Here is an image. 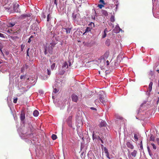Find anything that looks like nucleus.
Listing matches in <instances>:
<instances>
[{
	"label": "nucleus",
	"instance_id": "1",
	"mask_svg": "<svg viewBox=\"0 0 159 159\" xmlns=\"http://www.w3.org/2000/svg\"><path fill=\"white\" fill-rule=\"evenodd\" d=\"M54 46L55 44L52 43H50L48 45H47V46L45 49V54L46 55L48 53V52L50 54H52V53L53 49Z\"/></svg>",
	"mask_w": 159,
	"mask_h": 159
},
{
	"label": "nucleus",
	"instance_id": "2",
	"mask_svg": "<svg viewBox=\"0 0 159 159\" xmlns=\"http://www.w3.org/2000/svg\"><path fill=\"white\" fill-rule=\"evenodd\" d=\"M99 100L101 103L104 105H105L107 101L106 96L105 95L100 94L99 95Z\"/></svg>",
	"mask_w": 159,
	"mask_h": 159
},
{
	"label": "nucleus",
	"instance_id": "3",
	"mask_svg": "<svg viewBox=\"0 0 159 159\" xmlns=\"http://www.w3.org/2000/svg\"><path fill=\"white\" fill-rule=\"evenodd\" d=\"M19 6V4L17 3L13 4V9L15 12H20V10Z\"/></svg>",
	"mask_w": 159,
	"mask_h": 159
},
{
	"label": "nucleus",
	"instance_id": "4",
	"mask_svg": "<svg viewBox=\"0 0 159 159\" xmlns=\"http://www.w3.org/2000/svg\"><path fill=\"white\" fill-rule=\"evenodd\" d=\"M72 116H70L66 120V122L68 124V126L70 127H72Z\"/></svg>",
	"mask_w": 159,
	"mask_h": 159
},
{
	"label": "nucleus",
	"instance_id": "5",
	"mask_svg": "<svg viewBox=\"0 0 159 159\" xmlns=\"http://www.w3.org/2000/svg\"><path fill=\"white\" fill-rule=\"evenodd\" d=\"M71 98L72 101L75 102H77L78 100V96L75 94H73L72 95Z\"/></svg>",
	"mask_w": 159,
	"mask_h": 159
},
{
	"label": "nucleus",
	"instance_id": "6",
	"mask_svg": "<svg viewBox=\"0 0 159 159\" xmlns=\"http://www.w3.org/2000/svg\"><path fill=\"white\" fill-rule=\"evenodd\" d=\"M25 118V113L24 111H22L20 116L21 121H23Z\"/></svg>",
	"mask_w": 159,
	"mask_h": 159
},
{
	"label": "nucleus",
	"instance_id": "7",
	"mask_svg": "<svg viewBox=\"0 0 159 159\" xmlns=\"http://www.w3.org/2000/svg\"><path fill=\"white\" fill-rule=\"evenodd\" d=\"M126 145L128 148L131 149H133L134 148V147L133 145L129 142H127Z\"/></svg>",
	"mask_w": 159,
	"mask_h": 159
},
{
	"label": "nucleus",
	"instance_id": "8",
	"mask_svg": "<svg viewBox=\"0 0 159 159\" xmlns=\"http://www.w3.org/2000/svg\"><path fill=\"white\" fill-rule=\"evenodd\" d=\"M30 16V14H24L20 16V18L21 19H25L26 17H29Z\"/></svg>",
	"mask_w": 159,
	"mask_h": 159
},
{
	"label": "nucleus",
	"instance_id": "9",
	"mask_svg": "<svg viewBox=\"0 0 159 159\" xmlns=\"http://www.w3.org/2000/svg\"><path fill=\"white\" fill-rule=\"evenodd\" d=\"M137 153V151L135 150H134L133 152L131 153V155L134 157H135Z\"/></svg>",
	"mask_w": 159,
	"mask_h": 159
},
{
	"label": "nucleus",
	"instance_id": "10",
	"mask_svg": "<svg viewBox=\"0 0 159 159\" xmlns=\"http://www.w3.org/2000/svg\"><path fill=\"white\" fill-rule=\"evenodd\" d=\"M7 32L9 34H13L16 35V33H18L17 31L14 32L12 30H8L7 31Z\"/></svg>",
	"mask_w": 159,
	"mask_h": 159
},
{
	"label": "nucleus",
	"instance_id": "11",
	"mask_svg": "<svg viewBox=\"0 0 159 159\" xmlns=\"http://www.w3.org/2000/svg\"><path fill=\"white\" fill-rule=\"evenodd\" d=\"M106 124L104 121H102L100 124L99 126L100 127L105 126H106Z\"/></svg>",
	"mask_w": 159,
	"mask_h": 159
},
{
	"label": "nucleus",
	"instance_id": "12",
	"mask_svg": "<svg viewBox=\"0 0 159 159\" xmlns=\"http://www.w3.org/2000/svg\"><path fill=\"white\" fill-rule=\"evenodd\" d=\"M153 83L152 82H151L148 86V91L150 92L152 89V85Z\"/></svg>",
	"mask_w": 159,
	"mask_h": 159
},
{
	"label": "nucleus",
	"instance_id": "13",
	"mask_svg": "<svg viewBox=\"0 0 159 159\" xmlns=\"http://www.w3.org/2000/svg\"><path fill=\"white\" fill-rule=\"evenodd\" d=\"M64 29L66 30V34L70 33L71 31V28H65Z\"/></svg>",
	"mask_w": 159,
	"mask_h": 159
},
{
	"label": "nucleus",
	"instance_id": "14",
	"mask_svg": "<svg viewBox=\"0 0 159 159\" xmlns=\"http://www.w3.org/2000/svg\"><path fill=\"white\" fill-rule=\"evenodd\" d=\"M102 13L105 16H108V13L107 12L106 10H102L101 11Z\"/></svg>",
	"mask_w": 159,
	"mask_h": 159
},
{
	"label": "nucleus",
	"instance_id": "15",
	"mask_svg": "<svg viewBox=\"0 0 159 159\" xmlns=\"http://www.w3.org/2000/svg\"><path fill=\"white\" fill-rule=\"evenodd\" d=\"M39 114V112L38 111H37L36 110H35V111H34L33 114V115L34 116H38Z\"/></svg>",
	"mask_w": 159,
	"mask_h": 159
},
{
	"label": "nucleus",
	"instance_id": "16",
	"mask_svg": "<svg viewBox=\"0 0 159 159\" xmlns=\"http://www.w3.org/2000/svg\"><path fill=\"white\" fill-rule=\"evenodd\" d=\"M108 32L107 29V28H106L105 29L104 31V34L102 36V38H105V37H106L107 36L106 32Z\"/></svg>",
	"mask_w": 159,
	"mask_h": 159
},
{
	"label": "nucleus",
	"instance_id": "17",
	"mask_svg": "<svg viewBox=\"0 0 159 159\" xmlns=\"http://www.w3.org/2000/svg\"><path fill=\"white\" fill-rule=\"evenodd\" d=\"M91 29L89 27H87L85 30V32L83 34H84L86 33L89 32L91 31Z\"/></svg>",
	"mask_w": 159,
	"mask_h": 159
},
{
	"label": "nucleus",
	"instance_id": "18",
	"mask_svg": "<svg viewBox=\"0 0 159 159\" xmlns=\"http://www.w3.org/2000/svg\"><path fill=\"white\" fill-rule=\"evenodd\" d=\"M62 67L63 68H68V65L67 62H65L63 66H62Z\"/></svg>",
	"mask_w": 159,
	"mask_h": 159
},
{
	"label": "nucleus",
	"instance_id": "19",
	"mask_svg": "<svg viewBox=\"0 0 159 159\" xmlns=\"http://www.w3.org/2000/svg\"><path fill=\"white\" fill-rule=\"evenodd\" d=\"M97 137L96 135L95 134L94 131H93L92 134L93 139L94 140L95 139H97Z\"/></svg>",
	"mask_w": 159,
	"mask_h": 159
},
{
	"label": "nucleus",
	"instance_id": "20",
	"mask_svg": "<svg viewBox=\"0 0 159 159\" xmlns=\"http://www.w3.org/2000/svg\"><path fill=\"white\" fill-rule=\"evenodd\" d=\"M57 136L55 134H53L52 135V138L53 140L56 139H57Z\"/></svg>",
	"mask_w": 159,
	"mask_h": 159
},
{
	"label": "nucleus",
	"instance_id": "21",
	"mask_svg": "<svg viewBox=\"0 0 159 159\" xmlns=\"http://www.w3.org/2000/svg\"><path fill=\"white\" fill-rule=\"evenodd\" d=\"M15 24V23L13 22L12 23H9L8 24V26L9 27H12Z\"/></svg>",
	"mask_w": 159,
	"mask_h": 159
},
{
	"label": "nucleus",
	"instance_id": "22",
	"mask_svg": "<svg viewBox=\"0 0 159 159\" xmlns=\"http://www.w3.org/2000/svg\"><path fill=\"white\" fill-rule=\"evenodd\" d=\"M109 56V53L108 52H106L103 55L104 57L106 58H107Z\"/></svg>",
	"mask_w": 159,
	"mask_h": 159
},
{
	"label": "nucleus",
	"instance_id": "23",
	"mask_svg": "<svg viewBox=\"0 0 159 159\" xmlns=\"http://www.w3.org/2000/svg\"><path fill=\"white\" fill-rule=\"evenodd\" d=\"M110 20L111 22H114L115 21L114 16H112L110 18Z\"/></svg>",
	"mask_w": 159,
	"mask_h": 159
},
{
	"label": "nucleus",
	"instance_id": "24",
	"mask_svg": "<svg viewBox=\"0 0 159 159\" xmlns=\"http://www.w3.org/2000/svg\"><path fill=\"white\" fill-rule=\"evenodd\" d=\"M20 46H21V52H22V51H23V50L24 49V48L25 47V45H24L23 44H21V45Z\"/></svg>",
	"mask_w": 159,
	"mask_h": 159
},
{
	"label": "nucleus",
	"instance_id": "25",
	"mask_svg": "<svg viewBox=\"0 0 159 159\" xmlns=\"http://www.w3.org/2000/svg\"><path fill=\"white\" fill-rule=\"evenodd\" d=\"M98 7L100 9H102V7H104V5L102 4H98Z\"/></svg>",
	"mask_w": 159,
	"mask_h": 159
},
{
	"label": "nucleus",
	"instance_id": "26",
	"mask_svg": "<svg viewBox=\"0 0 159 159\" xmlns=\"http://www.w3.org/2000/svg\"><path fill=\"white\" fill-rule=\"evenodd\" d=\"M55 66V64L53 63L51 66L52 70H53Z\"/></svg>",
	"mask_w": 159,
	"mask_h": 159
},
{
	"label": "nucleus",
	"instance_id": "27",
	"mask_svg": "<svg viewBox=\"0 0 159 159\" xmlns=\"http://www.w3.org/2000/svg\"><path fill=\"white\" fill-rule=\"evenodd\" d=\"M99 2L102 3L103 5L106 4V3L104 2L103 0H100Z\"/></svg>",
	"mask_w": 159,
	"mask_h": 159
},
{
	"label": "nucleus",
	"instance_id": "28",
	"mask_svg": "<svg viewBox=\"0 0 159 159\" xmlns=\"http://www.w3.org/2000/svg\"><path fill=\"white\" fill-rule=\"evenodd\" d=\"M106 44L107 45L109 46V40L107 39L106 41Z\"/></svg>",
	"mask_w": 159,
	"mask_h": 159
},
{
	"label": "nucleus",
	"instance_id": "29",
	"mask_svg": "<svg viewBox=\"0 0 159 159\" xmlns=\"http://www.w3.org/2000/svg\"><path fill=\"white\" fill-rule=\"evenodd\" d=\"M154 137L152 135L150 137V140L154 141Z\"/></svg>",
	"mask_w": 159,
	"mask_h": 159
},
{
	"label": "nucleus",
	"instance_id": "30",
	"mask_svg": "<svg viewBox=\"0 0 159 159\" xmlns=\"http://www.w3.org/2000/svg\"><path fill=\"white\" fill-rule=\"evenodd\" d=\"M2 48H3V46H2V45L1 43H0V51H1L2 53V54H3V52L2 51Z\"/></svg>",
	"mask_w": 159,
	"mask_h": 159
},
{
	"label": "nucleus",
	"instance_id": "31",
	"mask_svg": "<svg viewBox=\"0 0 159 159\" xmlns=\"http://www.w3.org/2000/svg\"><path fill=\"white\" fill-rule=\"evenodd\" d=\"M77 14H76L74 15H73V18L74 20H77L76 18H77Z\"/></svg>",
	"mask_w": 159,
	"mask_h": 159
},
{
	"label": "nucleus",
	"instance_id": "32",
	"mask_svg": "<svg viewBox=\"0 0 159 159\" xmlns=\"http://www.w3.org/2000/svg\"><path fill=\"white\" fill-rule=\"evenodd\" d=\"M134 139H135V141L138 140V136H137V134H134Z\"/></svg>",
	"mask_w": 159,
	"mask_h": 159
},
{
	"label": "nucleus",
	"instance_id": "33",
	"mask_svg": "<svg viewBox=\"0 0 159 159\" xmlns=\"http://www.w3.org/2000/svg\"><path fill=\"white\" fill-rule=\"evenodd\" d=\"M98 62L100 61V62L102 61H103V62H104V59H102V57H101L100 58L98 59Z\"/></svg>",
	"mask_w": 159,
	"mask_h": 159
},
{
	"label": "nucleus",
	"instance_id": "34",
	"mask_svg": "<svg viewBox=\"0 0 159 159\" xmlns=\"http://www.w3.org/2000/svg\"><path fill=\"white\" fill-rule=\"evenodd\" d=\"M25 75H21L20 77V78L21 80L25 79Z\"/></svg>",
	"mask_w": 159,
	"mask_h": 159
},
{
	"label": "nucleus",
	"instance_id": "35",
	"mask_svg": "<svg viewBox=\"0 0 159 159\" xmlns=\"http://www.w3.org/2000/svg\"><path fill=\"white\" fill-rule=\"evenodd\" d=\"M151 145L152 146L153 148L154 149H156V146L154 143H152Z\"/></svg>",
	"mask_w": 159,
	"mask_h": 159
},
{
	"label": "nucleus",
	"instance_id": "36",
	"mask_svg": "<svg viewBox=\"0 0 159 159\" xmlns=\"http://www.w3.org/2000/svg\"><path fill=\"white\" fill-rule=\"evenodd\" d=\"M30 48H29L27 50V52H26V56H28L29 57V51L30 50Z\"/></svg>",
	"mask_w": 159,
	"mask_h": 159
},
{
	"label": "nucleus",
	"instance_id": "37",
	"mask_svg": "<svg viewBox=\"0 0 159 159\" xmlns=\"http://www.w3.org/2000/svg\"><path fill=\"white\" fill-rule=\"evenodd\" d=\"M18 99L17 98H15L13 100V102L15 103H16L17 102Z\"/></svg>",
	"mask_w": 159,
	"mask_h": 159
},
{
	"label": "nucleus",
	"instance_id": "38",
	"mask_svg": "<svg viewBox=\"0 0 159 159\" xmlns=\"http://www.w3.org/2000/svg\"><path fill=\"white\" fill-rule=\"evenodd\" d=\"M106 156L107 157L108 159H111V158H110V156H109V153L106 154Z\"/></svg>",
	"mask_w": 159,
	"mask_h": 159
},
{
	"label": "nucleus",
	"instance_id": "39",
	"mask_svg": "<svg viewBox=\"0 0 159 159\" xmlns=\"http://www.w3.org/2000/svg\"><path fill=\"white\" fill-rule=\"evenodd\" d=\"M140 148L141 150L143 149V146L142 142V141H141V143H140Z\"/></svg>",
	"mask_w": 159,
	"mask_h": 159
},
{
	"label": "nucleus",
	"instance_id": "40",
	"mask_svg": "<svg viewBox=\"0 0 159 159\" xmlns=\"http://www.w3.org/2000/svg\"><path fill=\"white\" fill-rule=\"evenodd\" d=\"M105 152L106 154L109 153V152L108 151V150L106 148H104V149Z\"/></svg>",
	"mask_w": 159,
	"mask_h": 159
},
{
	"label": "nucleus",
	"instance_id": "41",
	"mask_svg": "<svg viewBox=\"0 0 159 159\" xmlns=\"http://www.w3.org/2000/svg\"><path fill=\"white\" fill-rule=\"evenodd\" d=\"M105 152L106 154L109 153V152L108 151V150L106 148H104V149Z\"/></svg>",
	"mask_w": 159,
	"mask_h": 159
},
{
	"label": "nucleus",
	"instance_id": "42",
	"mask_svg": "<svg viewBox=\"0 0 159 159\" xmlns=\"http://www.w3.org/2000/svg\"><path fill=\"white\" fill-rule=\"evenodd\" d=\"M0 37L2 38H5V36L3 34L0 33Z\"/></svg>",
	"mask_w": 159,
	"mask_h": 159
},
{
	"label": "nucleus",
	"instance_id": "43",
	"mask_svg": "<svg viewBox=\"0 0 159 159\" xmlns=\"http://www.w3.org/2000/svg\"><path fill=\"white\" fill-rule=\"evenodd\" d=\"M93 25V27H94V23H93V22H91L89 24V25Z\"/></svg>",
	"mask_w": 159,
	"mask_h": 159
},
{
	"label": "nucleus",
	"instance_id": "44",
	"mask_svg": "<svg viewBox=\"0 0 159 159\" xmlns=\"http://www.w3.org/2000/svg\"><path fill=\"white\" fill-rule=\"evenodd\" d=\"M54 4L56 5V6L57 7V0H54Z\"/></svg>",
	"mask_w": 159,
	"mask_h": 159
},
{
	"label": "nucleus",
	"instance_id": "45",
	"mask_svg": "<svg viewBox=\"0 0 159 159\" xmlns=\"http://www.w3.org/2000/svg\"><path fill=\"white\" fill-rule=\"evenodd\" d=\"M58 92V91H57V90L56 89H54V90L53 91V92H54L55 93H56Z\"/></svg>",
	"mask_w": 159,
	"mask_h": 159
},
{
	"label": "nucleus",
	"instance_id": "46",
	"mask_svg": "<svg viewBox=\"0 0 159 159\" xmlns=\"http://www.w3.org/2000/svg\"><path fill=\"white\" fill-rule=\"evenodd\" d=\"M49 14H48L47 16V21H49Z\"/></svg>",
	"mask_w": 159,
	"mask_h": 159
},
{
	"label": "nucleus",
	"instance_id": "47",
	"mask_svg": "<svg viewBox=\"0 0 159 159\" xmlns=\"http://www.w3.org/2000/svg\"><path fill=\"white\" fill-rule=\"evenodd\" d=\"M24 67H22L21 69V72H24Z\"/></svg>",
	"mask_w": 159,
	"mask_h": 159
},
{
	"label": "nucleus",
	"instance_id": "48",
	"mask_svg": "<svg viewBox=\"0 0 159 159\" xmlns=\"http://www.w3.org/2000/svg\"><path fill=\"white\" fill-rule=\"evenodd\" d=\"M47 71H48V75H50L51 74V72L50 71L48 70V69H47Z\"/></svg>",
	"mask_w": 159,
	"mask_h": 159
},
{
	"label": "nucleus",
	"instance_id": "49",
	"mask_svg": "<svg viewBox=\"0 0 159 159\" xmlns=\"http://www.w3.org/2000/svg\"><path fill=\"white\" fill-rule=\"evenodd\" d=\"M147 149L148 152H149L151 151L150 149L148 146L147 147Z\"/></svg>",
	"mask_w": 159,
	"mask_h": 159
},
{
	"label": "nucleus",
	"instance_id": "50",
	"mask_svg": "<svg viewBox=\"0 0 159 159\" xmlns=\"http://www.w3.org/2000/svg\"><path fill=\"white\" fill-rule=\"evenodd\" d=\"M91 109H92V110H96V108H94V107H92L91 108Z\"/></svg>",
	"mask_w": 159,
	"mask_h": 159
},
{
	"label": "nucleus",
	"instance_id": "51",
	"mask_svg": "<svg viewBox=\"0 0 159 159\" xmlns=\"http://www.w3.org/2000/svg\"><path fill=\"white\" fill-rule=\"evenodd\" d=\"M31 39L30 38H29V39L28 40V43H30L31 42Z\"/></svg>",
	"mask_w": 159,
	"mask_h": 159
},
{
	"label": "nucleus",
	"instance_id": "52",
	"mask_svg": "<svg viewBox=\"0 0 159 159\" xmlns=\"http://www.w3.org/2000/svg\"><path fill=\"white\" fill-rule=\"evenodd\" d=\"M156 140H157V142L159 143V138H157L156 139Z\"/></svg>",
	"mask_w": 159,
	"mask_h": 159
},
{
	"label": "nucleus",
	"instance_id": "53",
	"mask_svg": "<svg viewBox=\"0 0 159 159\" xmlns=\"http://www.w3.org/2000/svg\"><path fill=\"white\" fill-rule=\"evenodd\" d=\"M97 137V139H98L100 140L101 139V138L99 136H98Z\"/></svg>",
	"mask_w": 159,
	"mask_h": 159
},
{
	"label": "nucleus",
	"instance_id": "54",
	"mask_svg": "<svg viewBox=\"0 0 159 159\" xmlns=\"http://www.w3.org/2000/svg\"><path fill=\"white\" fill-rule=\"evenodd\" d=\"M148 153H149V155L151 156H152V153H151V151L149 152H148Z\"/></svg>",
	"mask_w": 159,
	"mask_h": 159
},
{
	"label": "nucleus",
	"instance_id": "55",
	"mask_svg": "<svg viewBox=\"0 0 159 159\" xmlns=\"http://www.w3.org/2000/svg\"><path fill=\"white\" fill-rule=\"evenodd\" d=\"M25 68H26V69H27L29 67L27 65H25Z\"/></svg>",
	"mask_w": 159,
	"mask_h": 159
},
{
	"label": "nucleus",
	"instance_id": "56",
	"mask_svg": "<svg viewBox=\"0 0 159 159\" xmlns=\"http://www.w3.org/2000/svg\"><path fill=\"white\" fill-rule=\"evenodd\" d=\"M100 140L102 143H104L103 141L102 140V139H101Z\"/></svg>",
	"mask_w": 159,
	"mask_h": 159
},
{
	"label": "nucleus",
	"instance_id": "57",
	"mask_svg": "<svg viewBox=\"0 0 159 159\" xmlns=\"http://www.w3.org/2000/svg\"><path fill=\"white\" fill-rule=\"evenodd\" d=\"M106 62L107 63V65H109V61L107 60V61H106Z\"/></svg>",
	"mask_w": 159,
	"mask_h": 159
},
{
	"label": "nucleus",
	"instance_id": "58",
	"mask_svg": "<svg viewBox=\"0 0 159 159\" xmlns=\"http://www.w3.org/2000/svg\"><path fill=\"white\" fill-rule=\"evenodd\" d=\"M34 37L33 36V35H31L30 37V38L31 39L33 38Z\"/></svg>",
	"mask_w": 159,
	"mask_h": 159
},
{
	"label": "nucleus",
	"instance_id": "59",
	"mask_svg": "<svg viewBox=\"0 0 159 159\" xmlns=\"http://www.w3.org/2000/svg\"><path fill=\"white\" fill-rule=\"evenodd\" d=\"M13 38H18V37L17 36L16 37H13Z\"/></svg>",
	"mask_w": 159,
	"mask_h": 159
},
{
	"label": "nucleus",
	"instance_id": "60",
	"mask_svg": "<svg viewBox=\"0 0 159 159\" xmlns=\"http://www.w3.org/2000/svg\"><path fill=\"white\" fill-rule=\"evenodd\" d=\"M137 113H139V110H138L137 111Z\"/></svg>",
	"mask_w": 159,
	"mask_h": 159
},
{
	"label": "nucleus",
	"instance_id": "61",
	"mask_svg": "<svg viewBox=\"0 0 159 159\" xmlns=\"http://www.w3.org/2000/svg\"><path fill=\"white\" fill-rule=\"evenodd\" d=\"M157 71L158 72V73H159V70H157Z\"/></svg>",
	"mask_w": 159,
	"mask_h": 159
},
{
	"label": "nucleus",
	"instance_id": "62",
	"mask_svg": "<svg viewBox=\"0 0 159 159\" xmlns=\"http://www.w3.org/2000/svg\"><path fill=\"white\" fill-rule=\"evenodd\" d=\"M43 17L44 18H45V17H46V16L45 15H44L43 16Z\"/></svg>",
	"mask_w": 159,
	"mask_h": 159
},
{
	"label": "nucleus",
	"instance_id": "63",
	"mask_svg": "<svg viewBox=\"0 0 159 159\" xmlns=\"http://www.w3.org/2000/svg\"><path fill=\"white\" fill-rule=\"evenodd\" d=\"M71 65V63L70 62L69 63V66H70Z\"/></svg>",
	"mask_w": 159,
	"mask_h": 159
},
{
	"label": "nucleus",
	"instance_id": "64",
	"mask_svg": "<svg viewBox=\"0 0 159 159\" xmlns=\"http://www.w3.org/2000/svg\"><path fill=\"white\" fill-rule=\"evenodd\" d=\"M97 100H95V102H97Z\"/></svg>",
	"mask_w": 159,
	"mask_h": 159
}]
</instances>
